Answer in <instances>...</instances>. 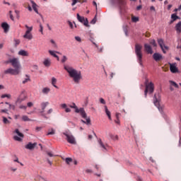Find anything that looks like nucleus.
<instances>
[{
	"mask_svg": "<svg viewBox=\"0 0 181 181\" xmlns=\"http://www.w3.org/2000/svg\"><path fill=\"white\" fill-rule=\"evenodd\" d=\"M57 83V79H56V78L53 77L52 78V86L55 88H59V87H57V86H56V83Z\"/></svg>",
	"mask_w": 181,
	"mask_h": 181,
	"instance_id": "31",
	"label": "nucleus"
},
{
	"mask_svg": "<svg viewBox=\"0 0 181 181\" xmlns=\"http://www.w3.org/2000/svg\"><path fill=\"white\" fill-rule=\"evenodd\" d=\"M105 111L106 113V115H107L109 119H111V112L108 110V107L107 106H105Z\"/></svg>",
	"mask_w": 181,
	"mask_h": 181,
	"instance_id": "29",
	"label": "nucleus"
},
{
	"mask_svg": "<svg viewBox=\"0 0 181 181\" xmlns=\"http://www.w3.org/2000/svg\"><path fill=\"white\" fill-rule=\"evenodd\" d=\"M65 162H66V165H70V163H71V162H73V158H65Z\"/></svg>",
	"mask_w": 181,
	"mask_h": 181,
	"instance_id": "38",
	"label": "nucleus"
},
{
	"mask_svg": "<svg viewBox=\"0 0 181 181\" xmlns=\"http://www.w3.org/2000/svg\"><path fill=\"white\" fill-rule=\"evenodd\" d=\"M30 2L32 4L33 11H35V12L36 13H37L38 15H40V16L42 18V19H43V16L42 14L39 13V11H37V5L36 4V3H35V1H33V0H30Z\"/></svg>",
	"mask_w": 181,
	"mask_h": 181,
	"instance_id": "15",
	"label": "nucleus"
},
{
	"mask_svg": "<svg viewBox=\"0 0 181 181\" xmlns=\"http://www.w3.org/2000/svg\"><path fill=\"white\" fill-rule=\"evenodd\" d=\"M98 144L100 146V148H103V151H107V147L108 146L107 144H104V143H103V141L101 140V139H100L98 140Z\"/></svg>",
	"mask_w": 181,
	"mask_h": 181,
	"instance_id": "24",
	"label": "nucleus"
},
{
	"mask_svg": "<svg viewBox=\"0 0 181 181\" xmlns=\"http://www.w3.org/2000/svg\"><path fill=\"white\" fill-rule=\"evenodd\" d=\"M52 112H53V109L50 108L49 110H47V115H50V114H52Z\"/></svg>",
	"mask_w": 181,
	"mask_h": 181,
	"instance_id": "52",
	"label": "nucleus"
},
{
	"mask_svg": "<svg viewBox=\"0 0 181 181\" xmlns=\"http://www.w3.org/2000/svg\"><path fill=\"white\" fill-rule=\"evenodd\" d=\"M27 107H33V103H32V102L28 103H27Z\"/></svg>",
	"mask_w": 181,
	"mask_h": 181,
	"instance_id": "53",
	"label": "nucleus"
},
{
	"mask_svg": "<svg viewBox=\"0 0 181 181\" xmlns=\"http://www.w3.org/2000/svg\"><path fill=\"white\" fill-rule=\"evenodd\" d=\"M170 83L171 85H173L174 87H175V88H179V85H177V83H176L175 81H170Z\"/></svg>",
	"mask_w": 181,
	"mask_h": 181,
	"instance_id": "42",
	"label": "nucleus"
},
{
	"mask_svg": "<svg viewBox=\"0 0 181 181\" xmlns=\"http://www.w3.org/2000/svg\"><path fill=\"white\" fill-rule=\"evenodd\" d=\"M40 32L42 33V35H43V25L41 23H40Z\"/></svg>",
	"mask_w": 181,
	"mask_h": 181,
	"instance_id": "47",
	"label": "nucleus"
},
{
	"mask_svg": "<svg viewBox=\"0 0 181 181\" xmlns=\"http://www.w3.org/2000/svg\"><path fill=\"white\" fill-rule=\"evenodd\" d=\"M66 62H67V57H66L65 55H64L62 57V59L61 60L62 63H66Z\"/></svg>",
	"mask_w": 181,
	"mask_h": 181,
	"instance_id": "45",
	"label": "nucleus"
},
{
	"mask_svg": "<svg viewBox=\"0 0 181 181\" xmlns=\"http://www.w3.org/2000/svg\"><path fill=\"white\" fill-rule=\"evenodd\" d=\"M132 22H134V23H136V22L139 21V18L136 17V16H132Z\"/></svg>",
	"mask_w": 181,
	"mask_h": 181,
	"instance_id": "41",
	"label": "nucleus"
},
{
	"mask_svg": "<svg viewBox=\"0 0 181 181\" xmlns=\"http://www.w3.org/2000/svg\"><path fill=\"white\" fill-rule=\"evenodd\" d=\"M28 81H30V78H29L28 76L27 78H25L24 81H23V84H26V83H28Z\"/></svg>",
	"mask_w": 181,
	"mask_h": 181,
	"instance_id": "49",
	"label": "nucleus"
},
{
	"mask_svg": "<svg viewBox=\"0 0 181 181\" xmlns=\"http://www.w3.org/2000/svg\"><path fill=\"white\" fill-rule=\"evenodd\" d=\"M100 104L105 105V100H104V98H100Z\"/></svg>",
	"mask_w": 181,
	"mask_h": 181,
	"instance_id": "51",
	"label": "nucleus"
},
{
	"mask_svg": "<svg viewBox=\"0 0 181 181\" xmlns=\"http://www.w3.org/2000/svg\"><path fill=\"white\" fill-rule=\"evenodd\" d=\"M27 30L23 35L24 39H28V40H32L33 39V35H32V30H33V27H29L28 25H25Z\"/></svg>",
	"mask_w": 181,
	"mask_h": 181,
	"instance_id": "6",
	"label": "nucleus"
},
{
	"mask_svg": "<svg viewBox=\"0 0 181 181\" xmlns=\"http://www.w3.org/2000/svg\"><path fill=\"white\" fill-rule=\"evenodd\" d=\"M35 130H36L37 132H39V131H41V130H42V127H37L35 128Z\"/></svg>",
	"mask_w": 181,
	"mask_h": 181,
	"instance_id": "59",
	"label": "nucleus"
},
{
	"mask_svg": "<svg viewBox=\"0 0 181 181\" xmlns=\"http://www.w3.org/2000/svg\"><path fill=\"white\" fill-rule=\"evenodd\" d=\"M150 45H151L152 46H153V47H156V42L155 41V40H151L150 41Z\"/></svg>",
	"mask_w": 181,
	"mask_h": 181,
	"instance_id": "44",
	"label": "nucleus"
},
{
	"mask_svg": "<svg viewBox=\"0 0 181 181\" xmlns=\"http://www.w3.org/2000/svg\"><path fill=\"white\" fill-rule=\"evenodd\" d=\"M3 119V122L4 124H11V121H9L6 117H2Z\"/></svg>",
	"mask_w": 181,
	"mask_h": 181,
	"instance_id": "39",
	"label": "nucleus"
},
{
	"mask_svg": "<svg viewBox=\"0 0 181 181\" xmlns=\"http://www.w3.org/2000/svg\"><path fill=\"white\" fill-rule=\"evenodd\" d=\"M19 117H21L19 115H14L15 119H18L19 118Z\"/></svg>",
	"mask_w": 181,
	"mask_h": 181,
	"instance_id": "61",
	"label": "nucleus"
},
{
	"mask_svg": "<svg viewBox=\"0 0 181 181\" xmlns=\"http://www.w3.org/2000/svg\"><path fill=\"white\" fill-rule=\"evenodd\" d=\"M69 107L70 108H74L76 114H81L82 118H84L86 120L84 121L82 119L81 122H83V124H86L87 125H90V124H91V119H90V117H87V113H86V110H84L83 107H81L78 109V107L74 103H72V104L69 105Z\"/></svg>",
	"mask_w": 181,
	"mask_h": 181,
	"instance_id": "2",
	"label": "nucleus"
},
{
	"mask_svg": "<svg viewBox=\"0 0 181 181\" xmlns=\"http://www.w3.org/2000/svg\"><path fill=\"white\" fill-rule=\"evenodd\" d=\"M37 146V143H33L31 142L28 143L27 145L25 146V149H29L30 151H32L36 148Z\"/></svg>",
	"mask_w": 181,
	"mask_h": 181,
	"instance_id": "14",
	"label": "nucleus"
},
{
	"mask_svg": "<svg viewBox=\"0 0 181 181\" xmlns=\"http://www.w3.org/2000/svg\"><path fill=\"white\" fill-rule=\"evenodd\" d=\"M7 64L11 63V66L16 69V70H18V71H21V69H22V66L21 65V62H19L18 58H12L8 59L6 62Z\"/></svg>",
	"mask_w": 181,
	"mask_h": 181,
	"instance_id": "5",
	"label": "nucleus"
},
{
	"mask_svg": "<svg viewBox=\"0 0 181 181\" xmlns=\"http://www.w3.org/2000/svg\"><path fill=\"white\" fill-rule=\"evenodd\" d=\"M28 9L30 12H32V7L30 5H28Z\"/></svg>",
	"mask_w": 181,
	"mask_h": 181,
	"instance_id": "63",
	"label": "nucleus"
},
{
	"mask_svg": "<svg viewBox=\"0 0 181 181\" xmlns=\"http://www.w3.org/2000/svg\"><path fill=\"white\" fill-rule=\"evenodd\" d=\"M170 70L171 73H179V69L176 66V64H170Z\"/></svg>",
	"mask_w": 181,
	"mask_h": 181,
	"instance_id": "16",
	"label": "nucleus"
},
{
	"mask_svg": "<svg viewBox=\"0 0 181 181\" xmlns=\"http://www.w3.org/2000/svg\"><path fill=\"white\" fill-rule=\"evenodd\" d=\"M43 94H49L50 93V88H44L42 90Z\"/></svg>",
	"mask_w": 181,
	"mask_h": 181,
	"instance_id": "37",
	"label": "nucleus"
},
{
	"mask_svg": "<svg viewBox=\"0 0 181 181\" xmlns=\"http://www.w3.org/2000/svg\"><path fill=\"white\" fill-rule=\"evenodd\" d=\"M25 100H26V97L22 98L21 97L18 98V99L16 101V104H21V103H22V101H25Z\"/></svg>",
	"mask_w": 181,
	"mask_h": 181,
	"instance_id": "33",
	"label": "nucleus"
},
{
	"mask_svg": "<svg viewBox=\"0 0 181 181\" xmlns=\"http://www.w3.org/2000/svg\"><path fill=\"white\" fill-rule=\"evenodd\" d=\"M13 162H17V163H20L19 158H18V157H16V159L13 160Z\"/></svg>",
	"mask_w": 181,
	"mask_h": 181,
	"instance_id": "60",
	"label": "nucleus"
},
{
	"mask_svg": "<svg viewBox=\"0 0 181 181\" xmlns=\"http://www.w3.org/2000/svg\"><path fill=\"white\" fill-rule=\"evenodd\" d=\"M144 86L146 87L144 95L146 98L148 93H149V94H152L153 91H155V85L152 82H149V79L146 78Z\"/></svg>",
	"mask_w": 181,
	"mask_h": 181,
	"instance_id": "4",
	"label": "nucleus"
},
{
	"mask_svg": "<svg viewBox=\"0 0 181 181\" xmlns=\"http://www.w3.org/2000/svg\"><path fill=\"white\" fill-rule=\"evenodd\" d=\"M60 107L62 110H64L65 112H71V109L67 106V104L62 103L60 105Z\"/></svg>",
	"mask_w": 181,
	"mask_h": 181,
	"instance_id": "18",
	"label": "nucleus"
},
{
	"mask_svg": "<svg viewBox=\"0 0 181 181\" xmlns=\"http://www.w3.org/2000/svg\"><path fill=\"white\" fill-rule=\"evenodd\" d=\"M112 1L118 5L119 7H125L127 5V0H112Z\"/></svg>",
	"mask_w": 181,
	"mask_h": 181,
	"instance_id": "13",
	"label": "nucleus"
},
{
	"mask_svg": "<svg viewBox=\"0 0 181 181\" xmlns=\"http://www.w3.org/2000/svg\"><path fill=\"white\" fill-rule=\"evenodd\" d=\"M77 19L78 22H81V23H83L84 26H86V28H90V25H88V20L87 18H85L84 17L80 16V14H76Z\"/></svg>",
	"mask_w": 181,
	"mask_h": 181,
	"instance_id": "10",
	"label": "nucleus"
},
{
	"mask_svg": "<svg viewBox=\"0 0 181 181\" xmlns=\"http://www.w3.org/2000/svg\"><path fill=\"white\" fill-rule=\"evenodd\" d=\"M43 64L45 67H50L52 65V60H50L49 58H47L44 60Z\"/></svg>",
	"mask_w": 181,
	"mask_h": 181,
	"instance_id": "20",
	"label": "nucleus"
},
{
	"mask_svg": "<svg viewBox=\"0 0 181 181\" xmlns=\"http://www.w3.org/2000/svg\"><path fill=\"white\" fill-rule=\"evenodd\" d=\"M54 134H56V130H54V129H49L47 135H54Z\"/></svg>",
	"mask_w": 181,
	"mask_h": 181,
	"instance_id": "32",
	"label": "nucleus"
},
{
	"mask_svg": "<svg viewBox=\"0 0 181 181\" xmlns=\"http://www.w3.org/2000/svg\"><path fill=\"white\" fill-rule=\"evenodd\" d=\"M175 29H176L177 33H181V22L180 21L175 25Z\"/></svg>",
	"mask_w": 181,
	"mask_h": 181,
	"instance_id": "28",
	"label": "nucleus"
},
{
	"mask_svg": "<svg viewBox=\"0 0 181 181\" xmlns=\"http://www.w3.org/2000/svg\"><path fill=\"white\" fill-rule=\"evenodd\" d=\"M18 54L19 56H25L28 57L29 56V52H28L27 51H25L23 49H21L18 52Z\"/></svg>",
	"mask_w": 181,
	"mask_h": 181,
	"instance_id": "25",
	"label": "nucleus"
},
{
	"mask_svg": "<svg viewBox=\"0 0 181 181\" xmlns=\"http://www.w3.org/2000/svg\"><path fill=\"white\" fill-rule=\"evenodd\" d=\"M41 116L43 117V118H45V119H48L49 117H47V116L46 115V114L43 113L45 112V110H46V107H47V105H49V102H42L41 103Z\"/></svg>",
	"mask_w": 181,
	"mask_h": 181,
	"instance_id": "11",
	"label": "nucleus"
},
{
	"mask_svg": "<svg viewBox=\"0 0 181 181\" xmlns=\"http://www.w3.org/2000/svg\"><path fill=\"white\" fill-rule=\"evenodd\" d=\"M5 104H6L7 105H8L9 107V110H13V111H15L16 110V107L15 105H11V103L6 102Z\"/></svg>",
	"mask_w": 181,
	"mask_h": 181,
	"instance_id": "34",
	"label": "nucleus"
},
{
	"mask_svg": "<svg viewBox=\"0 0 181 181\" xmlns=\"http://www.w3.org/2000/svg\"><path fill=\"white\" fill-rule=\"evenodd\" d=\"M47 155H48V156H49L50 158H53V156H54V155H53L52 152H47Z\"/></svg>",
	"mask_w": 181,
	"mask_h": 181,
	"instance_id": "54",
	"label": "nucleus"
},
{
	"mask_svg": "<svg viewBox=\"0 0 181 181\" xmlns=\"http://www.w3.org/2000/svg\"><path fill=\"white\" fill-rule=\"evenodd\" d=\"M64 69L69 74V77L72 78L76 84H78V83H80V80L83 78V76H81V71H78L69 65H64Z\"/></svg>",
	"mask_w": 181,
	"mask_h": 181,
	"instance_id": "1",
	"label": "nucleus"
},
{
	"mask_svg": "<svg viewBox=\"0 0 181 181\" xmlns=\"http://www.w3.org/2000/svg\"><path fill=\"white\" fill-rule=\"evenodd\" d=\"M135 54L137 57V62L141 67H144V63L142 61L143 54H142V45L139 44H136L135 45Z\"/></svg>",
	"mask_w": 181,
	"mask_h": 181,
	"instance_id": "3",
	"label": "nucleus"
},
{
	"mask_svg": "<svg viewBox=\"0 0 181 181\" xmlns=\"http://www.w3.org/2000/svg\"><path fill=\"white\" fill-rule=\"evenodd\" d=\"M97 22V16L94 17V18L90 21V23L92 25H95V23Z\"/></svg>",
	"mask_w": 181,
	"mask_h": 181,
	"instance_id": "46",
	"label": "nucleus"
},
{
	"mask_svg": "<svg viewBox=\"0 0 181 181\" xmlns=\"http://www.w3.org/2000/svg\"><path fill=\"white\" fill-rule=\"evenodd\" d=\"M115 122L116 124H119V119H117L116 120H115Z\"/></svg>",
	"mask_w": 181,
	"mask_h": 181,
	"instance_id": "62",
	"label": "nucleus"
},
{
	"mask_svg": "<svg viewBox=\"0 0 181 181\" xmlns=\"http://www.w3.org/2000/svg\"><path fill=\"white\" fill-rule=\"evenodd\" d=\"M48 53H49V54L51 56H53V57H55V59H57V60L58 62L60 60V59L59 58V56H57V54H56V53H59L58 52L52 51V50H49Z\"/></svg>",
	"mask_w": 181,
	"mask_h": 181,
	"instance_id": "21",
	"label": "nucleus"
},
{
	"mask_svg": "<svg viewBox=\"0 0 181 181\" xmlns=\"http://www.w3.org/2000/svg\"><path fill=\"white\" fill-rule=\"evenodd\" d=\"M21 74V71L16 69V68H8L4 71V74H11V76H18Z\"/></svg>",
	"mask_w": 181,
	"mask_h": 181,
	"instance_id": "8",
	"label": "nucleus"
},
{
	"mask_svg": "<svg viewBox=\"0 0 181 181\" xmlns=\"http://www.w3.org/2000/svg\"><path fill=\"white\" fill-rule=\"evenodd\" d=\"M19 108H20V110H26V108H28V107L25 106L23 105H21L19 106Z\"/></svg>",
	"mask_w": 181,
	"mask_h": 181,
	"instance_id": "50",
	"label": "nucleus"
},
{
	"mask_svg": "<svg viewBox=\"0 0 181 181\" xmlns=\"http://www.w3.org/2000/svg\"><path fill=\"white\" fill-rule=\"evenodd\" d=\"M153 59H154L156 62H159V60H162V54L159 53H154L153 54Z\"/></svg>",
	"mask_w": 181,
	"mask_h": 181,
	"instance_id": "19",
	"label": "nucleus"
},
{
	"mask_svg": "<svg viewBox=\"0 0 181 181\" xmlns=\"http://www.w3.org/2000/svg\"><path fill=\"white\" fill-rule=\"evenodd\" d=\"M22 121H24V122H30V121H32V119H29V117H28L26 115H23Z\"/></svg>",
	"mask_w": 181,
	"mask_h": 181,
	"instance_id": "36",
	"label": "nucleus"
},
{
	"mask_svg": "<svg viewBox=\"0 0 181 181\" xmlns=\"http://www.w3.org/2000/svg\"><path fill=\"white\" fill-rule=\"evenodd\" d=\"M150 11H153V12H155L156 10L155 9V6H151V7H150Z\"/></svg>",
	"mask_w": 181,
	"mask_h": 181,
	"instance_id": "57",
	"label": "nucleus"
},
{
	"mask_svg": "<svg viewBox=\"0 0 181 181\" xmlns=\"http://www.w3.org/2000/svg\"><path fill=\"white\" fill-rule=\"evenodd\" d=\"M154 105H156V107H157L159 110V111H160V110H162V108L159 107V100H158V98H156V94L154 95V100H153Z\"/></svg>",
	"mask_w": 181,
	"mask_h": 181,
	"instance_id": "23",
	"label": "nucleus"
},
{
	"mask_svg": "<svg viewBox=\"0 0 181 181\" xmlns=\"http://www.w3.org/2000/svg\"><path fill=\"white\" fill-rule=\"evenodd\" d=\"M75 40H76V42H79V43H81V37L78 36L75 37Z\"/></svg>",
	"mask_w": 181,
	"mask_h": 181,
	"instance_id": "48",
	"label": "nucleus"
},
{
	"mask_svg": "<svg viewBox=\"0 0 181 181\" xmlns=\"http://www.w3.org/2000/svg\"><path fill=\"white\" fill-rule=\"evenodd\" d=\"M0 112H4L5 114H8V110L7 109L1 110Z\"/></svg>",
	"mask_w": 181,
	"mask_h": 181,
	"instance_id": "55",
	"label": "nucleus"
},
{
	"mask_svg": "<svg viewBox=\"0 0 181 181\" xmlns=\"http://www.w3.org/2000/svg\"><path fill=\"white\" fill-rule=\"evenodd\" d=\"M78 2H81V4H83L84 2H87V0H72V6H74V5H76V4H77Z\"/></svg>",
	"mask_w": 181,
	"mask_h": 181,
	"instance_id": "27",
	"label": "nucleus"
},
{
	"mask_svg": "<svg viewBox=\"0 0 181 181\" xmlns=\"http://www.w3.org/2000/svg\"><path fill=\"white\" fill-rule=\"evenodd\" d=\"M158 43L159 46L161 48V50L163 51V53H166V50L169 49V47L166 45H165V42H163V40L162 39H158Z\"/></svg>",
	"mask_w": 181,
	"mask_h": 181,
	"instance_id": "12",
	"label": "nucleus"
},
{
	"mask_svg": "<svg viewBox=\"0 0 181 181\" xmlns=\"http://www.w3.org/2000/svg\"><path fill=\"white\" fill-rule=\"evenodd\" d=\"M171 19L172 20L170 21V25H172V23H173V22L175 21H176L177 19H179V17L177 16H176V14H172Z\"/></svg>",
	"mask_w": 181,
	"mask_h": 181,
	"instance_id": "26",
	"label": "nucleus"
},
{
	"mask_svg": "<svg viewBox=\"0 0 181 181\" xmlns=\"http://www.w3.org/2000/svg\"><path fill=\"white\" fill-rule=\"evenodd\" d=\"M15 134H16L18 136H13V139L14 141H17L18 142H22V141H23V136L24 135L21 133V132H19L18 129H16L14 131Z\"/></svg>",
	"mask_w": 181,
	"mask_h": 181,
	"instance_id": "9",
	"label": "nucleus"
},
{
	"mask_svg": "<svg viewBox=\"0 0 181 181\" xmlns=\"http://www.w3.org/2000/svg\"><path fill=\"white\" fill-rule=\"evenodd\" d=\"M13 42H14L15 47H17L18 46V45H20V43H21V40H18V39H14Z\"/></svg>",
	"mask_w": 181,
	"mask_h": 181,
	"instance_id": "40",
	"label": "nucleus"
},
{
	"mask_svg": "<svg viewBox=\"0 0 181 181\" xmlns=\"http://www.w3.org/2000/svg\"><path fill=\"white\" fill-rule=\"evenodd\" d=\"M10 170H11V172H16V170H18V168H10Z\"/></svg>",
	"mask_w": 181,
	"mask_h": 181,
	"instance_id": "56",
	"label": "nucleus"
},
{
	"mask_svg": "<svg viewBox=\"0 0 181 181\" xmlns=\"http://www.w3.org/2000/svg\"><path fill=\"white\" fill-rule=\"evenodd\" d=\"M137 180L138 181H142V178L141 177H137Z\"/></svg>",
	"mask_w": 181,
	"mask_h": 181,
	"instance_id": "64",
	"label": "nucleus"
},
{
	"mask_svg": "<svg viewBox=\"0 0 181 181\" xmlns=\"http://www.w3.org/2000/svg\"><path fill=\"white\" fill-rule=\"evenodd\" d=\"M11 94H4L1 95V98H11Z\"/></svg>",
	"mask_w": 181,
	"mask_h": 181,
	"instance_id": "43",
	"label": "nucleus"
},
{
	"mask_svg": "<svg viewBox=\"0 0 181 181\" xmlns=\"http://www.w3.org/2000/svg\"><path fill=\"white\" fill-rule=\"evenodd\" d=\"M93 44L95 46V47H97V49H98L99 53H103V49H104L103 47H102L100 48V47H98V45L95 42H93Z\"/></svg>",
	"mask_w": 181,
	"mask_h": 181,
	"instance_id": "35",
	"label": "nucleus"
},
{
	"mask_svg": "<svg viewBox=\"0 0 181 181\" xmlns=\"http://www.w3.org/2000/svg\"><path fill=\"white\" fill-rule=\"evenodd\" d=\"M144 50L148 54H152L153 53V51L152 50V47L148 44L144 45Z\"/></svg>",
	"mask_w": 181,
	"mask_h": 181,
	"instance_id": "17",
	"label": "nucleus"
},
{
	"mask_svg": "<svg viewBox=\"0 0 181 181\" xmlns=\"http://www.w3.org/2000/svg\"><path fill=\"white\" fill-rule=\"evenodd\" d=\"M69 26H70L71 29H73V23H72V22L69 21Z\"/></svg>",
	"mask_w": 181,
	"mask_h": 181,
	"instance_id": "58",
	"label": "nucleus"
},
{
	"mask_svg": "<svg viewBox=\"0 0 181 181\" xmlns=\"http://www.w3.org/2000/svg\"><path fill=\"white\" fill-rule=\"evenodd\" d=\"M63 135L66 136V139L69 144H71L72 145H76V139L74 138V136L71 134V133L69 132H65L63 133Z\"/></svg>",
	"mask_w": 181,
	"mask_h": 181,
	"instance_id": "7",
	"label": "nucleus"
},
{
	"mask_svg": "<svg viewBox=\"0 0 181 181\" xmlns=\"http://www.w3.org/2000/svg\"><path fill=\"white\" fill-rule=\"evenodd\" d=\"M1 28L4 29L5 33H8V30H9V25L7 23H3Z\"/></svg>",
	"mask_w": 181,
	"mask_h": 181,
	"instance_id": "22",
	"label": "nucleus"
},
{
	"mask_svg": "<svg viewBox=\"0 0 181 181\" xmlns=\"http://www.w3.org/2000/svg\"><path fill=\"white\" fill-rule=\"evenodd\" d=\"M109 136L110 138H111V139H112L113 141H118L119 138H118V135H114L112 134H109Z\"/></svg>",
	"mask_w": 181,
	"mask_h": 181,
	"instance_id": "30",
	"label": "nucleus"
}]
</instances>
